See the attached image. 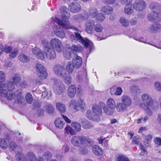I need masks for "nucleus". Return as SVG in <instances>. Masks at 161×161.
<instances>
[{
	"instance_id": "1",
	"label": "nucleus",
	"mask_w": 161,
	"mask_h": 161,
	"mask_svg": "<svg viewBox=\"0 0 161 161\" xmlns=\"http://www.w3.org/2000/svg\"><path fill=\"white\" fill-rule=\"evenodd\" d=\"M15 87L11 83L5 85L3 82H0V96L5 97L8 100L14 99L15 103H21L24 101L22 91L20 89H18L14 93L13 91Z\"/></svg>"
},
{
	"instance_id": "2",
	"label": "nucleus",
	"mask_w": 161,
	"mask_h": 161,
	"mask_svg": "<svg viewBox=\"0 0 161 161\" xmlns=\"http://www.w3.org/2000/svg\"><path fill=\"white\" fill-rule=\"evenodd\" d=\"M103 108L104 113L108 115H111L114 112L115 109H108L103 103H100L97 105H94L92 107V112L88 110L86 112V116L89 119L95 121H98L100 120L99 117L102 112Z\"/></svg>"
},
{
	"instance_id": "3",
	"label": "nucleus",
	"mask_w": 161,
	"mask_h": 161,
	"mask_svg": "<svg viewBox=\"0 0 161 161\" xmlns=\"http://www.w3.org/2000/svg\"><path fill=\"white\" fill-rule=\"evenodd\" d=\"M141 99L144 103H141L139 107L142 108L149 116H152L153 113L151 109L155 111L158 109V106L157 103H154L151 97L147 94H144L141 96Z\"/></svg>"
},
{
	"instance_id": "4",
	"label": "nucleus",
	"mask_w": 161,
	"mask_h": 161,
	"mask_svg": "<svg viewBox=\"0 0 161 161\" xmlns=\"http://www.w3.org/2000/svg\"><path fill=\"white\" fill-rule=\"evenodd\" d=\"M61 14L62 20L57 17H55L53 20L54 22L57 23L59 26L64 29H73L75 30H78L74 26H70L69 19L70 18V13L69 9L65 6H63L60 9Z\"/></svg>"
},
{
	"instance_id": "5",
	"label": "nucleus",
	"mask_w": 161,
	"mask_h": 161,
	"mask_svg": "<svg viewBox=\"0 0 161 161\" xmlns=\"http://www.w3.org/2000/svg\"><path fill=\"white\" fill-rule=\"evenodd\" d=\"M70 142L72 145L76 147H79L81 145L90 147L92 144L91 138L83 135L74 136L71 138Z\"/></svg>"
},
{
	"instance_id": "6",
	"label": "nucleus",
	"mask_w": 161,
	"mask_h": 161,
	"mask_svg": "<svg viewBox=\"0 0 161 161\" xmlns=\"http://www.w3.org/2000/svg\"><path fill=\"white\" fill-rule=\"evenodd\" d=\"M98 14V11L96 8H91L89 9L88 13H86L84 15L82 14L75 15L74 18L76 21L79 22L81 20H85L89 18L96 17Z\"/></svg>"
},
{
	"instance_id": "7",
	"label": "nucleus",
	"mask_w": 161,
	"mask_h": 161,
	"mask_svg": "<svg viewBox=\"0 0 161 161\" xmlns=\"http://www.w3.org/2000/svg\"><path fill=\"white\" fill-rule=\"evenodd\" d=\"M70 38L72 41L77 40L79 42L81 43L86 48L88 47L90 52L94 48L92 43L86 38L82 37L80 34L78 33L75 32V35H71Z\"/></svg>"
},
{
	"instance_id": "8",
	"label": "nucleus",
	"mask_w": 161,
	"mask_h": 161,
	"mask_svg": "<svg viewBox=\"0 0 161 161\" xmlns=\"http://www.w3.org/2000/svg\"><path fill=\"white\" fill-rule=\"evenodd\" d=\"M149 7L153 12L148 14V19L152 21L155 20L160 21L161 18V11L159 12L160 9L158 3H152L150 4Z\"/></svg>"
},
{
	"instance_id": "9",
	"label": "nucleus",
	"mask_w": 161,
	"mask_h": 161,
	"mask_svg": "<svg viewBox=\"0 0 161 161\" xmlns=\"http://www.w3.org/2000/svg\"><path fill=\"white\" fill-rule=\"evenodd\" d=\"M51 48L55 51L57 53H59L62 50L63 44L61 42L59 39L53 38L50 42Z\"/></svg>"
},
{
	"instance_id": "10",
	"label": "nucleus",
	"mask_w": 161,
	"mask_h": 161,
	"mask_svg": "<svg viewBox=\"0 0 161 161\" xmlns=\"http://www.w3.org/2000/svg\"><path fill=\"white\" fill-rule=\"evenodd\" d=\"M35 67L40 79L43 80L47 78L48 74L45 67L43 65L38 63L36 64Z\"/></svg>"
},
{
	"instance_id": "11",
	"label": "nucleus",
	"mask_w": 161,
	"mask_h": 161,
	"mask_svg": "<svg viewBox=\"0 0 161 161\" xmlns=\"http://www.w3.org/2000/svg\"><path fill=\"white\" fill-rule=\"evenodd\" d=\"M53 71L55 75L60 77H64L66 76V73L64 67L59 64L55 65L53 68Z\"/></svg>"
},
{
	"instance_id": "12",
	"label": "nucleus",
	"mask_w": 161,
	"mask_h": 161,
	"mask_svg": "<svg viewBox=\"0 0 161 161\" xmlns=\"http://www.w3.org/2000/svg\"><path fill=\"white\" fill-rule=\"evenodd\" d=\"M54 83L53 86V88L55 92L57 94L61 95L64 91V85L56 79L54 80Z\"/></svg>"
},
{
	"instance_id": "13",
	"label": "nucleus",
	"mask_w": 161,
	"mask_h": 161,
	"mask_svg": "<svg viewBox=\"0 0 161 161\" xmlns=\"http://www.w3.org/2000/svg\"><path fill=\"white\" fill-rule=\"evenodd\" d=\"M85 30H92L94 29L95 30H102L103 28L100 24L95 25V23L92 20H87L85 24Z\"/></svg>"
},
{
	"instance_id": "14",
	"label": "nucleus",
	"mask_w": 161,
	"mask_h": 161,
	"mask_svg": "<svg viewBox=\"0 0 161 161\" xmlns=\"http://www.w3.org/2000/svg\"><path fill=\"white\" fill-rule=\"evenodd\" d=\"M133 8L136 10L142 11L145 9L146 6V4L143 0H137L136 1L133 3Z\"/></svg>"
},
{
	"instance_id": "15",
	"label": "nucleus",
	"mask_w": 161,
	"mask_h": 161,
	"mask_svg": "<svg viewBox=\"0 0 161 161\" xmlns=\"http://www.w3.org/2000/svg\"><path fill=\"white\" fill-rule=\"evenodd\" d=\"M33 54L38 59L43 60L45 58V55L42 51L39 48L35 47L32 49Z\"/></svg>"
},
{
	"instance_id": "16",
	"label": "nucleus",
	"mask_w": 161,
	"mask_h": 161,
	"mask_svg": "<svg viewBox=\"0 0 161 161\" xmlns=\"http://www.w3.org/2000/svg\"><path fill=\"white\" fill-rule=\"evenodd\" d=\"M45 52L46 58L48 59L52 60L54 59L56 57V51L51 48L45 49Z\"/></svg>"
},
{
	"instance_id": "17",
	"label": "nucleus",
	"mask_w": 161,
	"mask_h": 161,
	"mask_svg": "<svg viewBox=\"0 0 161 161\" xmlns=\"http://www.w3.org/2000/svg\"><path fill=\"white\" fill-rule=\"evenodd\" d=\"M21 77L18 74H14L12 75L11 78L10 79V81L8 82L7 84L11 83L12 85L18 86L20 85V82L21 80Z\"/></svg>"
},
{
	"instance_id": "18",
	"label": "nucleus",
	"mask_w": 161,
	"mask_h": 161,
	"mask_svg": "<svg viewBox=\"0 0 161 161\" xmlns=\"http://www.w3.org/2000/svg\"><path fill=\"white\" fill-rule=\"evenodd\" d=\"M76 92V87L74 84H71L69 86L67 90V95L70 98H73Z\"/></svg>"
},
{
	"instance_id": "19",
	"label": "nucleus",
	"mask_w": 161,
	"mask_h": 161,
	"mask_svg": "<svg viewBox=\"0 0 161 161\" xmlns=\"http://www.w3.org/2000/svg\"><path fill=\"white\" fill-rule=\"evenodd\" d=\"M72 63L75 68H79L81 66L82 59L81 57L76 55L74 57Z\"/></svg>"
},
{
	"instance_id": "20",
	"label": "nucleus",
	"mask_w": 161,
	"mask_h": 161,
	"mask_svg": "<svg viewBox=\"0 0 161 161\" xmlns=\"http://www.w3.org/2000/svg\"><path fill=\"white\" fill-rule=\"evenodd\" d=\"M121 102L127 108L130 106L132 104V100L127 95H123L121 97Z\"/></svg>"
},
{
	"instance_id": "21",
	"label": "nucleus",
	"mask_w": 161,
	"mask_h": 161,
	"mask_svg": "<svg viewBox=\"0 0 161 161\" xmlns=\"http://www.w3.org/2000/svg\"><path fill=\"white\" fill-rule=\"evenodd\" d=\"M69 8L72 12L76 13L80 11L81 6L78 3H72L69 5Z\"/></svg>"
},
{
	"instance_id": "22",
	"label": "nucleus",
	"mask_w": 161,
	"mask_h": 161,
	"mask_svg": "<svg viewBox=\"0 0 161 161\" xmlns=\"http://www.w3.org/2000/svg\"><path fill=\"white\" fill-rule=\"evenodd\" d=\"M85 79L86 80L87 79V71L85 68H83L81 71H80L77 76V79L79 81H80L81 80Z\"/></svg>"
},
{
	"instance_id": "23",
	"label": "nucleus",
	"mask_w": 161,
	"mask_h": 161,
	"mask_svg": "<svg viewBox=\"0 0 161 161\" xmlns=\"http://www.w3.org/2000/svg\"><path fill=\"white\" fill-rule=\"evenodd\" d=\"M54 123L56 127L60 129H62L65 124V122L63 120L62 118H61L56 119Z\"/></svg>"
},
{
	"instance_id": "24",
	"label": "nucleus",
	"mask_w": 161,
	"mask_h": 161,
	"mask_svg": "<svg viewBox=\"0 0 161 161\" xmlns=\"http://www.w3.org/2000/svg\"><path fill=\"white\" fill-rule=\"evenodd\" d=\"M102 12L104 13L106 15L111 14L113 11V8L109 5H105L101 8Z\"/></svg>"
},
{
	"instance_id": "25",
	"label": "nucleus",
	"mask_w": 161,
	"mask_h": 161,
	"mask_svg": "<svg viewBox=\"0 0 161 161\" xmlns=\"http://www.w3.org/2000/svg\"><path fill=\"white\" fill-rule=\"evenodd\" d=\"M92 151L94 154L98 156L102 155L103 153V151L102 148L97 145L93 146Z\"/></svg>"
},
{
	"instance_id": "26",
	"label": "nucleus",
	"mask_w": 161,
	"mask_h": 161,
	"mask_svg": "<svg viewBox=\"0 0 161 161\" xmlns=\"http://www.w3.org/2000/svg\"><path fill=\"white\" fill-rule=\"evenodd\" d=\"M56 107L57 109L61 113H64L66 111V108L65 105L61 102L57 103Z\"/></svg>"
},
{
	"instance_id": "27",
	"label": "nucleus",
	"mask_w": 161,
	"mask_h": 161,
	"mask_svg": "<svg viewBox=\"0 0 161 161\" xmlns=\"http://www.w3.org/2000/svg\"><path fill=\"white\" fill-rule=\"evenodd\" d=\"M75 68L72 62H69L66 66L65 69L67 72L69 74H72Z\"/></svg>"
},
{
	"instance_id": "28",
	"label": "nucleus",
	"mask_w": 161,
	"mask_h": 161,
	"mask_svg": "<svg viewBox=\"0 0 161 161\" xmlns=\"http://www.w3.org/2000/svg\"><path fill=\"white\" fill-rule=\"evenodd\" d=\"M106 104L109 108L115 109L116 103L115 100L112 98L108 99L106 101Z\"/></svg>"
},
{
	"instance_id": "29",
	"label": "nucleus",
	"mask_w": 161,
	"mask_h": 161,
	"mask_svg": "<svg viewBox=\"0 0 161 161\" xmlns=\"http://www.w3.org/2000/svg\"><path fill=\"white\" fill-rule=\"evenodd\" d=\"M64 133L65 134L68 135H72L75 134L74 130L69 125H67L65 127Z\"/></svg>"
},
{
	"instance_id": "30",
	"label": "nucleus",
	"mask_w": 161,
	"mask_h": 161,
	"mask_svg": "<svg viewBox=\"0 0 161 161\" xmlns=\"http://www.w3.org/2000/svg\"><path fill=\"white\" fill-rule=\"evenodd\" d=\"M134 9L132 8L131 4H127L125 8L124 12L125 14L129 15L133 12Z\"/></svg>"
},
{
	"instance_id": "31",
	"label": "nucleus",
	"mask_w": 161,
	"mask_h": 161,
	"mask_svg": "<svg viewBox=\"0 0 161 161\" xmlns=\"http://www.w3.org/2000/svg\"><path fill=\"white\" fill-rule=\"evenodd\" d=\"M71 127L74 129V131L78 132L81 130V126L80 123L77 122H72L71 125Z\"/></svg>"
},
{
	"instance_id": "32",
	"label": "nucleus",
	"mask_w": 161,
	"mask_h": 161,
	"mask_svg": "<svg viewBox=\"0 0 161 161\" xmlns=\"http://www.w3.org/2000/svg\"><path fill=\"white\" fill-rule=\"evenodd\" d=\"M77 106H78L77 111H78L80 109H84L86 107V103L83 100L80 99L77 101Z\"/></svg>"
},
{
	"instance_id": "33",
	"label": "nucleus",
	"mask_w": 161,
	"mask_h": 161,
	"mask_svg": "<svg viewBox=\"0 0 161 161\" xmlns=\"http://www.w3.org/2000/svg\"><path fill=\"white\" fill-rule=\"evenodd\" d=\"M77 101L74 99L71 100L69 102V106L71 108L74 109L75 110L77 111Z\"/></svg>"
},
{
	"instance_id": "34",
	"label": "nucleus",
	"mask_w": 161,
	"mask_h": 161,
	"mask_svg": "<svg viewBox=\"0 0 161 161\" xmlns=\"http://www.w3.org/2000/svg\"><path fill=\"white\" fill-rule=\"evenodd\" d=\"M115 108H116V109L118 111L121 112L126 110L127 107L121 102L117 103Z\"/></svg>"
},
{
	"instance_id": "35",
	"label": "nucleus",
	"mask_w": 161,
	"mask_h": 161,
	"mask_svg": "<svg viewBox=\"0 0 161 161\" xmlns=\"http://www.w3.org/2000/svg\"><path fill=\"white\" fill-rule=\"evenodd\" d=\"M119 22L124 27H127L129 24V20L124 17H122L120 18Z\"/></svg>"
},
{
	"instance_id": "36",
	"label": "nucleus",
	"mask_w": 161,
	"mask_h": 161,
	"mask_svg": "<svg viewBox=\"0 0 161 161\" xmlns=\"http://www.w3.org/2000/svg\"><path fill=\"white\" fill-rule=\"evenodd\" d=\"M16 159L18 161H26L25 155L23 153L18 152L16 155Z\"/></svg>"
},
{
	"instance_id": "37",
	"label": "nucleus",
	"mask_w": 161,
	"mask_h": 161,
	"mask_svg": "<svg viewBox=\"0 0 161 161\" xmlns=\"http://www.w3.org/2000/svg\"><path fill=\"white\" fill-rule=\"evenodd\" d=\"M82 125L83 127L86 129H90L93 127V125L90 122L86 120L83 121Z\"/></svg>"
},
{
	"instance_id": "38",
	"label": "nucleus",
	"mask_w": 161,
	"mask_h": 161,
	"mask_svg": "<svg viewBox=\"0 0 161 161\" xmlns=\"http://www.w3.org/2000/svg\"><path fill=\"white\" fill-rule=\"evenodd\" d=\"M83 50L82 47L79 45H73L71 47V52L74 53L75 52H79Z\"/></svg>"
},
{
	"instance_id": "39",
	"label": "nucleus",
	"mask_w": 161,
	"mask_h": 161,
	"mask_svg": "<svg viewBox=\"0 0 161 161\" xmlns=\"http://www.w3.org/2000/svg\"><path fill=\"white\" fill-rule=\"evenodd\" d=\"M110 92L112 94H114L116 95H120L122 92V90L120 87L116 88L115 92L114 91V88H110Z\"/></svg>"
},
{
	"instance_id": "40",
	"label": "nucleus",
	"mask_w": 161,
	"mask_h": 161,
	"mask_svg": "<svg viewBox=\"0 0 161 161\" xmlns=\"http://www.w3.org/2000/svg\"><path fill=\"white\" fill-rule=\"evenodd\" d=\"M19 59L23 62H27L30 60V58L27 55L24 54H20L18 56Z\"/></svg>"
},
{
	"instance_id": "41",
	"label": "nucleus",
	"mask_w": 161,
	"mask_h": 161,
	"mask_svg": "<svg viewBox=\"0 0 161 161\" xmlns=\"http://www.w3.org/2000/svg\"><path fill=\"white\" fill-rule=\"evenodd\" d=\"M144 138L145 140H146L144 142L145 145L146 146L148 147L150 146L149 142L152 140V136L151 135L149 134L145 136Z\"/></svg>"
},
{
	"instance_id": "42",
	"label": "nucleus",
	"mask_w": 161,
	"mask_h": 161,
	"mask_svg": "<svg viewBox=\"0 0 161 161\" xmlns=\"http://www.w3.org/2000/svg\"><path fill=\"white\" fill-rule=\"evenodd\" d=\"M45 108L48 113L50 114L53 113L54 110V108L51 104H47L46 105Z\"/></svg>"
},
{
	"instance_id": "43",
	"label": "nucleus",
	"mask_w": 161,
	"mask_h": 161,
	"mask_svg": "<svg viewBox=\"0 0 161 161\" xmlns=\"http://www.w3.org/2000/svg\"><path fill=\"white\" fill-rule=\"evenodd\" d=\"M36 157L34 154L32 152L28 153L27 156L28 161H36Z\"/></svg>"
},
{
	"instance_id": "44",
	"label": "nucleus",
	"mask_w": 161,
	"mask_h": 161,
	"mask_svg": "<svg viewBox=\"0 0 161 161\" xmlns=\"http://www.w3.org/2000/svg\"><path fill=\"white\" fill-rule=\"evenodd\" d=\"M64 57L67 59H69L72 57V53L70 50H67L64 52Z\"/></svg>"
},
{
	"instance_id": "45",
	"label": "nucleus",
	"mask_w": 161,
	"mask_h": 161,
	"mask_svg": "<svg viewBox=\"0 0 161 161\" xmlns=\"http://www.w3.org/2000/svg\"><path fill=\"white\" fill-rule=\"evenodd\" d=\"M161 29V25L159 24L155 23L152 24L150 27V29L151 30H156Z\"/></svg>"
},
{
	"instance_id": "46",
	"label": "nucleus",
	"mask_w": 161,
	"mask_h": 161,
	"mask_svg": "<svg viewBox=\"0 0 161 161\" xmlns=\"http://www.w3.org/2000/svg\"><path fill=\"white\" fill-rule=\"evenodd\" d=\"M64 31H55L54 33L57 36L61 38H64L65 36Z\"/></svg>"
},
{
	"instance_id": "47",
	"label": "nucleus",
	"mask_w": 161,
	"mask_h": 161,
	"mask_svg": "<svg viewBox=\"0 0 161 161\" xmlns=\"http://www.w3.org/2000/svg\"><path fill=\"white\" fill-rule=\"evenodd\" d=\"M7 143L4 139L0 138V147L4 149L7 147Z\"/></svg>"
},
{
	"instance_id": "48",
	"label": "nucleus",
	"mask_w": 161,
	"mask_h": 161,
	"mask_svg": "<svg viewBox=\"0 0 161 161\" xmlns=\"http://www.w3.org/2000/svg\"><path fill=\"white\" fill-rule=\"evenodd\" d=\"M26 100L28 103L31 104L33 100L32 96L31 94L27 93L26 95Z\"/></svg>"
},
{
	"instance_id": "49",
	"label": "nucleus",
	"mask_w": 161,
	"mask_h": 161,
	"mask_svg": "<svg viewBox=\"0 0 161 161\" xmlns=\"http://www.w3.org/2000/svg\"><path fill=\"white\" fill-rule=\"evenodd\" d=\"M64 79V81L66 84L69 85L71 82V78L69 75L66 74V76L64 77H61Z\"/></svg>"
},
{
	"instance_id": "50",
	"label": "nucleus",
	"mask_w": 161,
	"mask_h": 161,
	"mask_svg": "<svg viewBox=\"0 0 161 161\" xmlns=\"http://www.w3.org/2000/svg\"><path fill=\"white\" fill-rule=\"evenodd\" d=\"M140 147L141 150L140 155H144L147 154V152L145 147L141 143L140 144Z\"/></svg>"
},
{
	"instance_id": "51",
	"label": "nucleus",
	"mask_w": 161,
	"mask_h": 161,
	"mask_svg": "<svg viewBox=\"0 0 161 161\" xmlns=\"http://www.w3.org/2000/svg\"><path fill=\"white\" fill-rule=\"evenodd\" d=\"M17 146V145L16 143L14 142H10L9 144V148L10 150H14Z\"/></svg>"
},
{
	"instance_id": "52",
	"label": "nucleus",
	"mask_w": 161,
	"mask_h": 161,
	"mask_svg": "<svg viewBox=\"0 0 161 161\" xmlns=\"http://www.w3.org/2000/svg\"><path fill=\"white\" fill-rule=\"evenodd\" d=\"M96 18L97 20L101 22L103 21L105 19L104 15L101 13L98 14Z\"/></svg>"
},
{
	"instance_id": "53",
	"label": "nucleus",
	"mask_w": 161,
	"mask_h": 161,
	"mask_svg": "<svg viewBox=\"0 0 161 161\" xmlns=\"http://www.w3.org/2000/svg\"><path fill=\"white\" fill-rule=\"evenodd\" d=\"M18 50L17 49H14L10 53L9 57L11 58H13L15 57L18 53Z\"/></svg>"
},
{
	"instance_id": "54",
	"label": "nucleus",
	"mask_w": 161,
	"mask_h": 161,
	"mask_svg": "<svg viewBox=\"0 0 161 161\" xmlns=\"http://www.w3.org/2000/svg\"><path fill=\"white\" fill-rule=\"evenodd\" d=\"M154 86L156 90L161 92V83L159 82H156L155 83Z\"/></svg>"
},
{
	"instance_id": "55",
	"label": "nucleus",
	"mask_w": 161,
	"mask_h": 161,
	"mask_svg": "<svg viewBox=\"0 0 161 161\" xmlns=\"http://www.w3.org/2000/svg\"><path fill=\"white\" fill-rule=\"evenodd\" d=\"M42 43L43 46L46 48V49H47L48 48H49V44L47 40H43L42 41Z\"/></svg>"
},
{
	"instance_id": "56",
	"label": "nucleus",
	"mask_w": 161,
	"mask_h": 161,
	"mask_svg": "<svg viewBox=\"0 0 161 161\" xmlns=\"http://www.w3.org/2000/svg\"><path fill=\"white\" fill-rule=\"evenodd\" d=\"M5 75L4 73L2 71H0V82H2L5 85H6L3 82L5 80Z\"/></svg>"
},
{
	"instance_id": "57",
	"label": "nucleus",
	"mask_w": 161,
	"mask_h": 161,
	"mask_svg": "<svg viewBox=\"0 0 161 161\" xmlns=\"http://www.w3.org/2000/svg\"><path fill=\"white\" fill-rule=\"evenodd\" d=\"M43 156L45 158L48 160L51 158L52 154L49 152H47L44 153Z\"/></svg>"
},
{
	"instance_id": "58",
	"label": "nucleus",
	"mask_w": 161,
	"mask_h": 161,
	"mask_svg": "<svg viewBox=\"0 0 161 161\" xmlns=\"http://www.w3.org/2000/svg\"><path fill=\"white\" fill-rule=\"evenodd\" d=\"M149 119V117L147 115H145L144 117H142L138 119H137L136 122L138 124H139L140 122V120L141 119L143 120V121L145 122L147 120Z\"/></svg>"
},
{
	"instance_id": "59",
	"label": "nucleus",
	"mask_w": 161,
	"mask_h": 161,
	"mask_svg": "<svg viewBox=\"0 0 161 161\" xmlns=\"http://www.w3.org/2000/svg\"><path fill=\"white\" fill-rule=\"evenodd\" d=\"M130 21L131 25H135L137 23V19L135 17L131 19L130 20Z\"/></svg>"
},
{
	"instance_id": "60",
	"label": "nucleus",
	"mask_w": 161,
	"mask_h": 161,
	"mask_svg": "<svg viewBox=\"0 0 161 161\" xmlns=\"http://www.w3.org/2000/svg\"><path fill=\"white\" fill-rule=\"evenodd\" d=\"M12 50L11 47L6 46L4 48V51L6 53H9Z\"/></svg>"
},
{
	"instance_id": "61",
	"label": "nucleus",
	"mask_w": 161,
	"mask_h": 161,
	"mask_svg": "<svg viewBox=\"0 0 161 161\" xmlns=\"http://www.w3.org/2000/svg\"><path fill=\"white\" fill-rule=\"evenodd\" d=\"M154 142L155 143L159 146L161 145V138L158 137L155 138L154 139Z\"/></svg>"
},
{
	"instance_id": "62",
	"label": "nucleus",
	"mask_w": 161,
	"mask_h": 161,
	"mask_svg": "<svg viewBox=\"0 0 161 161\" xmlns=\"http://www.w3.org/2000/svg\"><path fill=\"white\" fill-rule=\"evenodd\" d=\"M140 141V138L138 136H135L133 138V142L135 144L138 145Z\"/></svg>"
},
{
	"instance_id": "63",
	"label": "nucleus",
	"mask_w": 161,
	"mask_h": 161,
	"mask_svg": "<svg viewBox=\"0 0 161 161\" xmlns=\"http://www.w3.org/2000/svg\"><path fill=\"white\" fill-rule=\"evenodd\" d=\"M130 89L131 91L133 92H137L139 90L138 87L134 85L132 86H131Z\"/></svg>"
},
{
	"instance_id": "64",
	"label": "nucleus",
	"mask_w": 161,
	"mask_h": 161,
	"mask_svg": "<svg viewBox=\"0 0 161 161\" xmlns=\"http://www.w3.org/2000/svg\"><path fill=\"white\" fill-rule=\"evenodd\" d=\"M61 115L63 117V119L65 120V122L68 123H71V120L67 116L63 114H61Z\"/></svg>"
}]
</instances>
